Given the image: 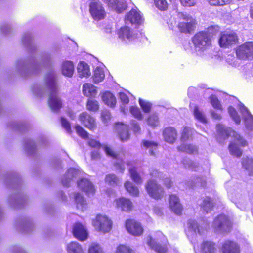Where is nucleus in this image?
Wrapping results in <instances>:
<instances>
[{
  "label": "nucleus",
  "instance_id": "nucleus-8",
  "mask_svg": "<svg viewBox=\"0 0 253 253\" xmlns=\"http://www.w3.org/2000/svg\"><path fill=\"white\" fill-rule=\"evenodd\" d=\"M237 58L241 60H247L253 58V42L248 41L235 48Z\"/></svg>",
  "mask_w": 253,
  "mask_h": 253
},
{
  "label": "nucleus",
  "instance_id": "nucleus-7",
  "mask_svg": "<svg viewBox=\"0 0 253 253\" xmlns=\"http://www.w3.org/2000/svg\"><path fill=\"white\" fill-rule=\"evenodd\" d=\"M92 224L95 229L101 233H106L112 228V221L106 215L98 214L92 220Z\"/></svg>",
  "mask_w": 253,
  "mask_h": 253
},
{
  "label": "nucleus",
  "instance_id": "nucleus-58",
  "mask_svg": "<svg viewBox=\"0 0 253 253\" xmlns=\"http://www.w3.org/2000/svg\"><path fill=\"white\" fill-rule=\"evenodd\" d=\"M163 184L167 189H170L173 186V182L170 177H166L164 179Z\"/></svg>",
  "mask_w": 253,
  "mask_h": 253
},
{
  "label": "nucleus",
  "instance_id": "nucleus-50",
  "mask_svg": "<svg viewBox=\"0 0 253 253\" xmlns=\"http://www.w3.org/2000/svg\"><path fill=\"white\" fill-rule=\"evenodd\" d=\"M194 115L195 117L203 123H207V120L203 114V113L200 111L198 107H195L194 111Z\"/></svg>",
  "mask_w": 253,
  "mask_h": 253
},
{
  "label": "nucleus",
  "instance_id": "nucleus-31",
  "mask_svg": "<svg viewBox=\"0 0 253 253\" xmlns=\"http://www.w3.org/2000/svg\"><path fill=\"white\" fill-rule=\"evenodd\" d=\"M104 181L105 183L112 186H117L119 183V178L114 174L110 173L106 175Z\"/></svg>",
  "mask_w": 253,
  "mask_h": 253
},
{
  "label": "nucleus",
  "instance_id": "nucleus-15",
  "mask_svg": "<svg viewBox=\"0 0 253 253\" xmlns=\"http://www.w3.org/2000/svg\"><path fill=\"white\" fill-rule=\"evenodd\" d=\"M114 203L116 207L122 211L130 212L133 209V204L129 198L120 197L115 199Z\"/></svg>",
  "mask_w": 253,
  "mask_h": 253
},
{
  "label": "nucleus",
  "instance_id": "nucleus-20",
  "mask_svg": "<svg viewBox=\"0 0 253 253\" xmlns=\"http://www.w3.org/2000/svg\"><path fill=\"white\" fill-rule=\"evenodd\" d=\"M77 185L79 188L88 195L94 194L95 192V189L93 184L86 178L81 179L78 181Z\"/></svg>",
  "mask_w": 253,
  "mask_h": 253
},
{
  "label": "nucleus",
  "instance_id": "nucleus-36",
  "mask_svg": "<svg viewBox=\"0 0 253 253\" xmlns=\"http://www.w3.org/2000/svg\"><path fill=\"white\" fill-rule=\"evenodd\" d=\"M87 109L90 112H95L99 110V104L98 101L95 100L89 99L86 102Z\"/></svg>",
  "mask_w": 253,
  "mask_h": 253
},
{
  "label": "nucleus",
  "instance_id": "nucleus-19",
  "mask_svg": "<svg viewBox=\"0 0 253 253\" xmlns=\"http://www.w3.org/2000/svg\"><path fill=\"white\" fill-rule=\"evenodd\" d=\"M221 251L223 253H240V246L235 241L226 240L222 245Z\"/></svg>",
  "mask_w": 253,
  "mask_h": 253
},
{
  "label": "nucleus",
  "instance_id": "nucleus-54",
  "mask_svg": "<svg viewBox=\"0 0 253 253\" xmlns=\"http://www.w3.org/2000/svg\"><path fill=\"white\" fill-rule=\"evenodd\" d=\"M61 121L62 126L67 130L68 132L71 133L72 131L69 122L67 121V119L63 117H61Z\"/></svg>",
  "mask_w": 253,
  "mask_h": 253
},
{
  "label": "nucleus",
  "instance_id": "nucleus-18",
  "mask_svg": "<svg viewBox=\"0 0 253 253\" xmlns=\"http://www.w3.org/2000/svg\"><path fill=\"white\" fill-rule=\"evenodd\" d=\"M72 233L75 238L80 241H84L87 238L88 233L84 226L80 222L73 225Z\"/></svg>",
  "mask_w": 253,
  "mask_h": 253
},
{
  "label": "nucleus",
  "instance_id": "nucleus-47",
  "mask_svg": "<svg viewBox=\"0 0 253 253\" xmlns=\"http://www.w3.org/2000/svg\"><path fill=\"white\" fill-rule=\"evenodd\" d=\"M155 6L161 11H165L168 8L166 0H154Z\"/></svg>",
  "mask_w": 253,
  "mask_h": 253
},
{
  "label": "nucleus",
  "instance_id": "nucleus-5",
  "mask_svg": "<svg viewBox=\"0 0 253 253\" xmlns=\"http://www.w3.org/2000/svg\"><path fill=\"white\" fill-rule=\"evenodd\" d=\"M175 23L180 32L190 34L194 30L196 21L191 16L180 12L177 15Z\"/></svg>",
  "mask_w": 253,
  "mask_h": 253
},
{
  "label": "nucleus",
  "instance_id": "nucleus-2",
  "mask_svg": "<svg viewBox=\"0 0 253 253\" xmlns=\"http://www.w3.org/2000/svg\"><path fill=\"white\" fill-rule=\"evenodd\" d=\"M47 84L50 90L47 103L50 109L55 112H58L63 107L62 100L58 95V88L53 76L46 77Z\"/></svg>",
  "mask_w": 253,
  "mask_h": 253
},
{
  "label": "nucleus",
  "instance_id": "nucleus-13",
  "mask_svg": "<svg viewBox=\"0 0 253 253\" xmlns=\"http://www.w3.org/2000/svg\"><path fill=\"white\" fill-rule=\"evenodd\" d=\"M162 135L165 142L169 144H173L177 140L178 132L175 127L168 126L163 128Z\"/></svg>",
  "mask_w": 253,
  "mask_h": 253
},
{
  "label": "nucleus",
  "instance_id": "nucleus-3",
  "mask_svg": "<svg viewBox=\"0 0 253 253\" xmlns=\"http://www.w3.org/2000/svg\"><path fill=\"white\" fill-rule=\"evenodd\" d=\"M222 135L224 134L226 137H228L231 135L233 139L234 142H231L228 146L229 151L231 155L236 157H240L242 155V151L240 147H245L248 145V143L240 134L233 130H229L223 129L220 130Z\"/></svg>",
  "mask_w": 253,
  "mask_h": 253
},
{
  "label": "nucleus",
  "instance_id": "nucleus-55",
  "mask_svg": "<svg viewBox=\"0 0 253 253\" xmlns=\"http://www.w3.org/2000/svg\"><path fill=\"white\" fill-rule=\"evenodd\" d=\"M180 3L184 7H192L196 4V0H180Z\"/></svg>",
  "mask_w": 253,
  "mask_h": 253
},
{
  "label": "nucleus",
  "instance_id": "nucleus-21",
  "mask_svg": "<svg viewBox=\"0 0 253 253\" xmlns=\"http://www.w3.org/2000/svg\"><path fill=\"white\" fill-rule=\"evenodd\" d=\"M118 37L123 41L127 42L131 40L133 37L132 30L126 26L121 27L117 31Z\"/></svg>",
  "mask_w": 253,
  "mask_h": 253
},
{
  "label": "nucleus",
  "instance_id": "nucleus-32",
  "mask_svg": "<svg viewBox=\"0 0 253 253\" xmlns=\"http://www.w3.org/2000/svg\"><path fill=\"white\" fill-rule=\"evenodd\" d=\"M67 251L68 253H84L81 245L75 242H71L68 245Z\"/></svg>",
  "mask_w": 253,
  "mask_h": 253
},
{
  "label": "nucleus",
  "instance_id": "nucleus-27",
  "mask_svg": "<svg viewBox=\"0 0 253 253\" xmlns=\"http://www.w3.org/2000/svg\"><path fill=\"white\" fill-rule=\"evenodd\" d=\"M78 73L81 78L87 77L90 75V69L88 64L84 61H81L77 67Z\"/></svg>",
  "mask_w": 253,
  "mask_h": 253
},
{
  "label": "nucleus",
  "instance_id": "nucleus-44",
  "mask_svg": "<svg viewBox=\"0 0 253 253\" xmlns=\"http://www.w3.org/2000/svg\"><path fill=\"white\" fill-rule=\"evenodd\" d=\"M188 228L190 231H192L195 233H198L200 234H201V232L199 228V225L197 222L194 220H189L188 222Z\"/></svg>",
  "mask_w": 253,
  "mask_h": 253
},
{
  "label": "nucleus",
  "instance_id": "nucleus-40",
  "mask_svg": "<svg viewBox=\"0 0 253 253\" xmlns=\"http://www.w3.org/2000/svg\"><path fill=\"white\" fill-rule=\"evenodd\" d=\"M115 253H135L129 246L124 244H119L116 248Z\"/></svg>",
  "mask_w": 253,
  "mask_h": 253
},
{
  "label": "nucleus",
  "instance_id": "nucleus-64",
  "mask_svg": "<svg viewBox=\"0 0 253 253\" xmlns=\"http://www.w3.org/2000/svg\"><path fill=\"white\" fill-rule=\"evenodd\" d=\"M161 172L157 169H154L150 172V175L152 177H157L160 175Z\"/></svg>",
  "mask_w": 253,
  "mask_h": 253
},
{
  "label": "nucleus",
  "instance_id": "nucleus-29",
  "mask_svg": "<svg viewBox=\"0 0 253 253\" xmlns=\"http://www.w3.org/2000/svg\"><path fill=\"white\" fill-rule=\"evenodd\" d=\"M124 187L126 191L133 197H138L139 195L138 188L134 186L130 181H126L124 183Z\"/></svg>",
  "mask_w": 253,
  "mask_h": 253
},
{
  "label": "nucleus",
  "instance_id": "nucleus-42",
  "mask_svg": "<svg viewBox=\"0 0 253 253\" xmlns=\"http://www.w3.org/2000/svg\"><path fill=\"white\" fill-rule=\"evenodd\" d=\"M129 111L132 115L137 120H142L143 119V115L138 107L131 106Z\"/></svg>",
  "mask_w": 253,
  "mask_h": 253
},
{
  "label": "nucleus",
  "instance_id": "nucleus-10",
  "mask_svg": "<svg viewBox=\"0 0 253 253\" xmlns=\"http://www.w3.org/2000/svg\"><path fill=\"white\" fill-rule=\"evenodd\" d=\"M238 42L239 38L236 33L223 32L219 38L218 44L220 47L226 48L237 44Z\"/></svg>",
  "mask_w": 253,
  "mask_h": 253
},
{
  "label": "nucleus",
  "instance_id": "nucleus-41",
  "mask_svg": "<svg viewBox=\"0 0 253 253\" xmlns=\"http://www.w3.org/2000/svg\"><path fill=\"white\" fill-rule=\"evenodd\" d=\"M127 6L126 2L123 0H118L113 9L117 13H120L125 11L127 9Z\"/></svg>",
  "mask_w": 253,
  "mask_h": 253
},
{
  "label": "nucleus",
  "instance_id": "nucleus-26",
  "mask_svg": "<svg viewBox=\"0 0 253 253\" xmlns=\"http://www.w3.org/2000/svg\"><path fill=\"white\" fill-rule=\"evenodd\" d=\"M102 99L104 103L110 107H114L117 103L115 96L110 91L104 92Z\"/></svg>",
  "mask_w": 253,
  "mask_h": 253
},
{
  "label": "nucleus",
  "instance_id": "nucleus-4",
  "mask_svg": "<svg viewBox=\"0 0 253 253\" xmlns=\"http://www.w3.org/2000/svg\"><path fill=\"white\" fill-rule=\"evenodd\" d=\"M167 242L166 236L160 231L156 232L153 236H148L147 241L151 249L157 253H167Z\"/></svg>",
  "mask_w": 253,
  "mask_h": 253
},
{
  "label": "nucleus",
  "instance_id": "nucleus-6",
  "mask_svg": "<svg viewBox=\"0 0 253 253\" xmlns=\"http://www.w3.org/2000/svg\"><path fill=\"white\" fill-rule=\"evenodd\" d=\"M145 190L148 195L156 200L162 199L165 195L163 186L155 179H150L145 186Z\"/></svg>",
  "mask_w": 253,
  "mask_h": 253
},
{
  "label": "nucleus",
  "instance_id": "nucleus-53",
  "mask_svg": "<svg viewBox=\"0 0 253 253\" xmlns=\"http://www.w3.org/2000/svg\"><path fill=\"white\" fill-rule=\"evenodd\" d=\"M89 253H103V252L99 245L94 244L90 247Z\"/></svg>",
  "mask_w": 253,
  "mask_h": 253
},
{
  "label": "nucleus",
  "instance_id": "nucleus-45",
  "mask_svg": "<svg viewBox=\"0 0 253 253\" xmlns=\"http://www.w3.org/2000/svg\"><path fill=\"white\" fill-rule=\"evenodd\" d=\"M139 104L144 113H148L151 111L152 104L150 102L139 99Z\"/></svg>",
  "mask_w": 253,
  "mask_h": 253
},
{
  "label": "nucleus",
  "instance_id": "nucleus-12",
  "mask_svg": "<svg viewBox=\"0 0 253 253\" xmlns=\"http://www.w3.org/2000/svg\"><path fill=\"white\" fill-rule=\"evenodd\" d=\"M215 228L223 232H229L232 227V222L228 216L224 214L218 215L213 221Z\"/></svg>",
  "mask_w": 253,
  "mask_h": 253
},
{
  "label": "nucleus",
  "instance_id": "nucleus-33",
  "mask_svg": "<svg viewBox=\"0 0 253 253\" xmlns=\"http://www.w3.org/2000/svg\"><path fill=\"white\" fill-rule=\"evenodd\" d=\"M105 77V74L102 69L97 67L94 71L93 80L94 83L97 84L101 82Z\"/></svg>",
  "mask_w": 253,
  "mask_h": 253
},
{
  "label": "nucleus",
  "instance_id": "nucleus-9",
  "mask_svg": "<svg viewBox=\"0 0 253 253\" xmlns=\"http://www.w3.org/2000/svg\"><path fill=\"white\" fill-rule=\"evenodd\" d=\"M89 11L94 20L103 19L106 16V12L102 4L97 0H91L89 3Z\"/></svg>",
  "mask_w": 253,
  "mask_h": 253
},
{
  "label": "nucleus",
  "instance_id": "nucleus-28",
  "mask_svg": "<svg viewBox=\"0 0 253 253\" xmlns=\"http://www.w3.org/2000/svg\"><path fill=\"white\" fill-rule=\"evenodd\" d=\"M83 93L86 97L94 96L97 93L96 87L90 83H85L83 86Z\"/></svg>",
  "mask_w": 253,
  "mask_h": 253
},
{
  "label": "nucleus",
  "instance_id": "nucleus-39",
  "mask_svg": "<svg viewBox=\"0 0 253 253\" xmlns=\"http://www.w3.org/2000/svg\"><path fill=\"white\" fill-rule=\"evenodd\" d=\"M144 146L147 148L150 149V154L152 155H155V151L156 150L158 144L157 142L144 140L142 142Z\"/></svg>",
  "mask_w": 253,
  "mask_h": 253
},
{
  "label": "nucleus",
  "instance_id": "nucleus-16",
  "mask_svg": "<svg viewBox=\"0 0 253 253\" xmlns=\"http://www.w3.org/2000/svg\"><path fill=\"white\" fill-rule=\"evenodd\" d=\"M169 208L175 214L179 216L182 214L183 207L177 195H169Z\"/></svg>",
  "mask_w": 253,
  "mask_h": 253
},
{
  "label": "nucleus",
  "instance_id": "nucleus-25",
  "mask_svg": "<svg viewBox=\"0 0 253 253\" xmlns=\"http://www.w3.org/2000/svg\"><path fill=\"white\" fill-rule=\"evenodd\" d=\"M61 71L64 76L71 77L74 72L73 63L70 61H64L62 65Z\"/></svg>",
  "mask_w": 253,
  "mask_h": 253
},
{
  "label": "nucleus",
  "instance_id": "nucleus-14",
  "mask_svg": "<svg viewBox=\"0 0 253 253\" xmlns=\"http://www.w3.org/2000/svg\"><path fill=\"white\" fill-rule=\"evenodd\" d=\"M79 121L84 126L91 131H94L97 128V125L95 118L86 112L81 113L79 116Z\"/></svg>",
  "mask_w": 253,
  "mask_h": 253
},
{
  "label": "nucleus",
  "instance_id": "nucleus-11",
  "mask_svg": "<svg viewBox=\"0 0 253 253\" xmlns=\"http://www.w3.org/2000/svg\"><path fill=\"white\" fill-rule=\"evenodd\" d=\"M125 226L128 233L133 236H140L143 233L144 229L141 224L134 219H127Z\"/></svg>",
  "mask_w": 253,
  "mask_h": 253
},
{
  "label": "nucleus",
  "instance_id": "nucleus-56",
  "mask_svg": "<svg viewBox=\"0 0 253 253\" xmlns=\"http://www.w3.org/2000/svg\"><path fill=\"white\" fill-rule=\"evenodd\" d=\"M88 145L92 148L99 149L101 145L99 141L94 139H91L88 141Z\"/></svg>",
  "mask_w": 253,
  "mask_h": 253
},
{
  "label": "nucleus",
  "instance_id": "nucleus-60",
  "mask_svg": "<svg viewBox=\"0 0 253 253\" xmlns=\"http://www.w3.org/2000/svg\"><path fill=\"white\" fill-rule=\"evenodd\" d=\"M131 129L134 133H139L141 131V127L139 124L135 122L132 123Z\"/></svg>",
  "mask_w": 253,
  "mask_h": 253
},
{
  "label": "nucleus",
  "instance_id": "nucleus-38",
  "mask_svg": "<svg viewBox=\"0 0 253 253\" xmlns=\"http://www.w3.org/2000/svg\"><path fill=\"white\" fill-rule=\"evenodd\" d=\"M201 207L206 213H208L209 211H210L213 207V204L212 202L211 199L210 197H206L203 200L201 205Z\"/></svg>",
  "mask_w": 253,
  "mask_h": 253
},
{
  "label": "nucleus",
  "instance_id": "nucleus-37",
  "mask_svg": "<svg viewBox=\"0 0 253 253\" xmlns=\"http://www.w3.org/2000/svg\"><path fill=\"white\" fill-rule=\"evenodd\" d=\"M147 123L151 127L155 128L159 125V121L157 114L150 115L146 119Z\"/></svg>",
  "mask_w": 253,
  "mask_h": 253
},
{
  "label": "nucleus",
  "instance_id": "nucleus-59",
  "mask_svg": "<svg viewBox=\"0 0 253 253\" xmlns=\"http://www.w3.org/2000/svg\"><path fill=\"white\" fill-rule=\"evenodd\" d=\"M119 98L123 104H128L129 102V99L128 96L124 92L119 93Z\"/></svg>",
  "mask_w": 253,
  "mask_h": 253
},
{
  "label": "nucleus",
  "instance_id": "nucleus-35",
  "mask_svg": "<svg viewBox=\"0 0 253 253\" xmlns=\"http://www.w3.org/2000/svg\"><path fill=\"white\" fill-rule=\"evenodd\" d=\"M243 167L248 171L249 175L253 174V159L247 158L242 162Z\"/></svg>",
  "mask_w": 253,
  "mask_h": 253
},
{
  "label": "nucleus",
  "instance_id": "nucleus-30",
  "mask_svg": "<svg viewBox=\"0 0 253 253\" xmlns=\"http://www.w3.org/2000/svg\"><path fill=\"white\" fill-rule=\"evenodd\" d=\"M193 134V130L189 127L185 126L180 133V140L182 142H184L192 139Z\"/></svg>",
  "mask_w": 253,
  "mask_h": 253
},
{
  "label": "nucleus",
  "instance_id": "nucleus-24",
  "mask_svg": "<svg viewBox=\"0 0 253 253\" xmlns=\"http://www.w3.org/2000/svg\"><path fill=\"white\" fill-rule=\"evenodd\" d=\"M125 20L129 21L132 24H139L142 19L140 13L136 10L132 9L126 14Z\"/></svg>",
  "mask_w": 253,
  "mask_h": 253
},
{
  "label": "nucleus",
  "instance_id": "nucleus-49",
  "mask_svg": "<svg viewBox=\"0 0 253 253\" xmlns=\"http://www.w3.org/2000/svg\"><path fill=\"white\" fill-rule=\"evenodd\" d=\"M228 112L236 123L239 124L240 122V118L234 107L229 106L228 107Z\"/></svg>",
  "mask_w": 253,
  "mask_h": 253
},
{
  "label": "nucleus",
  "instance_id": "nucleus-61",
  "mask_svg": "<svg viewBox=\"0 0 253 253\" xmlns=\"http://www.w3.org/2000/svg\"><path fill=\"white\" fill-rule=\"evenodd\" d=\"M91 158L92 160H97L100 159L101 155L98 151H93L91 153Z\"/></svg>",
  "mask_w": 253,
  "mask_h": 253
},
{
  "label": "nucleus",
  "instance_id": "nucleus-62",
  "mask_svg": "<svg viewBox=\"0 0 253 253\" xmlns=\"http://www.w3.org/2000/svg\"><path fill=\"white\" fill-rule=\"evenodd\" d=\"M118 0H104V2L107 4V5L111 8L112 9L116 4Z\"/></svg>",
  "mask_w": 253,
  "mask_h": 253
},
{
  "label": "nucleus",
  "instance_id": "nucleus-34",
  "mask_svg": "<svg viewBox=\"0 0 253 253\" xmlns=\"http://www.w3.org/2000/svg\"><path fill=\"white\" fill-rule=\"evenodd\" d=\"M129 172L130 175V177L134 182L137 184H141L142 183V178L139 173L137 171L135 168H131L129 169Z\"/></svg>",
  "mask_w": 253,
  "mask_h": 253
},
{
  "label": "nucleus",
  "instance_id": "nucleus-51",
  "mask_svg": "<svg viewBox=\"0 0 253 253\" xmlns=\"http://www.w3.org/2000/svg\"><path fill=\"white\" fill-rule=\"evenodd\" d=\"M74 200L77 207L79 206H83L84 204V197L78 192L74 194Z\"/></svg>",
  "mask_w": 253,
  "mask_h": 253
},
{
  "label": "nucleus",
  "instance_id": "nucleus-1",
  "mask_svg": "<svg viewBox=\"0 0 253 253\" xmlns=\"http://www.w3.org/2000/svg\"><path fill=\"white\" fill-rule=\"evenodd\" d=\"M218 30L217 27L211 26L194 34L191 38V42L195 48L203 51L211 47L214 32Z\"/></svg>",
  "mask_w": 253,
  "mask_h": 253
},
{
  "label": "nucleus",
  "instance_id": "nucleus-46",
  "mask_svg": "<svg viewBox=\"0 0 253 253\" xmlns=\"http://www.w3.org/2000/svg\"><path fill=\"white\" fill-rule=\"evenodd\" d=\"M75 128L78 135L84 139H87L88 138V133L79 125H76Z\"/></svg>",
  "mask_w": 253,
  "mask_h": 253
},
{
  "label": "nucleus",
  "instance_id": "nucleus-22",
  "mask_svg": "<svg viewBox=\"0 0 253 253\" xmlns=\"http://www.w3.org/2000/svg\"><path fill=\"white\" fill-rule=\"evenodd\" d=\"M216 244L212 241L204 240L200 244L199 252L200 253H216Z\"/></svg>",
  "mask_w": 253,
  "mask_h": 253
},
{
  "label": "nucleus",
  "instance_id": "nucleus-48",
  "mask_svg": "<svg viewBox=\"0 0 253 253\" xmlns=\"http://www.w3.org/2000/svg\"><path fill=\"white\" fill-rule=\"evenodd\" d=\"M104 150L108 156L114 159H119V154L112 148L108 146H105L104 147Z\"/></svg>",
  "mask_w": 253,
  "mask_h": 253
},
{
  "label": "nucleus",
  "instance_id": "nucleus-43",
  "mask_svg": "<svg viewBox=\"0 0 253 253\" xmlns=\"http://www.w3.org/2000/svg\"><path fill=\"white\" fill-rule=\"evenodd\" d=\"M231 0H209L208 3L211 6H223L230 3Z\"/></svg>",
  "mask_w": 253,
  "mask_h": 253
},
{
  "label": "nucleus",
  "instance_id": "nucleus-57",
  "mask_svg": "<svg viewBox=\"0 0 253 253\" xmlns=\"http://www.w3.org/2000/svg\"><path fill=\"white\" fill-rule=\"evenodd\" d=\"M111 115L109 111L104 110L101 113V118L104 122H107L111 119Z\"/></svg>",
  "mask_w": 253,
  "mask_h": 253
},
{
  "label": "nucleus",
  "instance_id": "nucleus-17",
  "mask_svg": "<svg viewBox=\"0 0 253 253\" xmlns=\"http://www.w3.org/2000/svg\"><path fill=\"white\" fill-rule=\"evenodd\" d=\"M115 127L120 140L122 142L127 141L130 138L128 126L122 122L115 123Z\"/></svg>",
  "mask_w": 253,
  "mask_h": 253
},
{
  "label": "nucleus",
  "instance_id": "nucleus-63",
  "mask_svg": "<svg viewBox=\"0 0 253 253\" xmlns=\"http://www.w3.org/2000/svg\"><path fill=\"white\" fill-rule=\"evenodd\" d=\"M115 167H116V169L121 172H124L125 170V167L124 165L123 164L119 163H116L114 164Z\"/></svg>",
  "mask_w": 253,
  "mask_h": 253
},
{
  "label": "nucleus",
  "instance_id": "nucleus-52",
  "mask_svg": "<svg viewBox=\"0 0 253 253\" xmlns=\"http://www.w3.org/2000/svg\"><path fill=\"white\" fill-rule=\"evenodd\" d=\"M210 102L213 107L214 108L220 110H222L220 102L217 97L214 96H211L210 97Z\"/></svg>",
  "mask_w": 253,
  "mask_h": 253
},
{
  "label": "nucleus",
  "instance_id": "nucleus-23",
  "mask_svg": "<svg viewBox=\"0 0 253 253\" xmlns=\"http://www.w3.org/2000/svg\"><path fill=\"white\" fill-rule=\"evenodd\" d=\"M177 149L179 152H184L189 155H196L198 153V147L192 144H183L178 146Z\"/></svg>",
  "mask_w": 253,
  "mask_h": 253
}]
</instances>
